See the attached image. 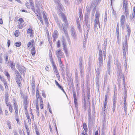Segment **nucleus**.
<instances>
[{
  "instance_id": "11",
  "label": "nucleus",
  "mask_w": 135,
  "mask_h": 135,
  "mask_svg": "<svg viewBox=\"0 0 135 135\" xmlns=\"http://www.w3.org/2000/svg\"><path fill=\"white\" fill-rule=\"evenodd\" d=\"M122 71L121 68L119 67L118 68L117 76L119 79H120L122 78Z\"/></svg>"
},
{
  "instance_id": "51",
  "label": "nucleus",
  "mask_w": 135,
  "mask_h": 135,
  "mask_svg": "<svg viewBox=\"0 0 135 135\" xmlns=\"http://www.w3.org/2000/svg\"><path fill=\"white\" fill-rule=\"evenodd\" d=\"M15 46L17 47H19L21 45V43L20 42H16V44Z\"/></svg>"
},
{
  "instance_id": "20",
  "label": "nucleus",
  "mask_w": 135,
  "mask_h": 135,
  "mask_svg": "<svg viewBox=\"0 0 135 135\" xmlns=\"http://www.w3.org/2000/svg\"><path fill=\"white\" fill-rule=\"evenodd\" d=\"M100 13L97 10L95 15V20H99Z\"/></svg>"
},
{
  "instance_id": "64",
  "label": "nucleus",
  "mask_w": 135,
  "mask_h": 135,
  "mask_svg": "<svg viewBox=\"0 0 135 135\" xmlns=\"http://www.w3.org/2000/svg\"><path fill=\"white\" fill-rule=\"evenodd\" d=\"M87 132H84V131L82 132V135H88L87 133H86Z\"/></svg>"
},
{
  "instance_id": "6",
  "label": "nucleus",
  "mask_w": 135,
  "mask_h": 135,
  "mask_svg": "<svg viewBox=\"0 0 135 135\" xmlns=\"http://www.w3.org/2000/svg\"><path fill=\"white\" fill-rule=\"evenodd\" d=\"M73 94L74 98V104H75L76 109V110H78V102L76 99V94L75 92L74 91H73Z\"/></svg>"
},
{
  "instance_id": "62",
  "label": "nucleus",
  "mask_w": 135,
  "mask_h": 135,
  "mask_svg": "<svg viewBox=\"0 0 135 135\" xmlns=\"http://www.w3.org/2000/svg\"><path fill=\"white\" fill-rule=\"evenodd\" d=\"M90 91L89 90H88V91L87 93V97H88V99H89L90 98L89 97H90Z\"/></svg>"
},
{
  "instance_id": "4",
  "label": "nucleus",
  "mask_w": 135,
  "mask_h": 135,
  "mask_svg": "<svg viewBox=\"0 0 135 135\" xmlns=\"http://www.w3.org/2000/svg\"><path fill=\"white\" fill-rule=\"evenodd\" d=\"M99 57L98 60L99 62V64H100V65H103V54L102 50L100 49L99 50Z\"/></svg>"
},
{
  "instance_id": "3",
  "label": "nucleus",
  "mask_w": 135,
  "mask_h": 135,
  "mask_svg": "<svg viewBox=\"0 0 135 135\" xmlns=\"http://www.w3.org/2000/svg\"><path fill=\"white\" fill-rule=\"evenodd\" d=\"M62 44L63 47V50L65 54L67 55L68 54V52L67 51V47L66 45L65 40L63 36L62 39L61 40Z\"/></svg>"
},
{
  "instance_id": "24",
  "label": "nucleus",
  "mask_w": 135,
  "mask_h": 135,
  "mask_svg": "<svg viewBox=\"0 0 135 135\" xmlns=\"http://www.w3.org/2000/svg\"><path fill=\"white\" fill-rule=\"evenodd\" d=\"M123 8L124 9L128 8V3L126 0H123Z\"/></svg>"
},
{
  "instance_id": "30",
  "label": "nucleus",
  "mask_w": 135,
  "mask_h": 135,
  "mask_svg": "<svg viewBox=\"0 0 135 135\" xmlns=\"http://www.w3.org/2000/svg\"><path fill=\"white\" fill-rule=\"evenodd\" d=\"M31 53L32 55L33 56L35 55L36 53V51L35 48L33 47L31 50Z\"/></svg>"
},
{
  "instance_id": "48",
  "label": "nucleus",
  "mask_w": 135,
  "mask_h": 135,
  "mask_svg": "<svg viewBox=\"0 0 135 135\" xmlns=\"http://www.w3.org/2000/svg\"><path fill=\"white\" fill-rule=\"evenodd\" d=\"M80 20H81L83 19V15L82 12H80L79 16Z\"/></svg>"
},
{
  "instance_id": "52",
  "label": "nucleus",
  "mask_w": 135,
  "mask_h": 135,
  "mask_svg": "<svg viewBox=\"0 0 135 135\" xmlns=\"http://www.w3.org/2000/svg\"><path fill=\"white\" fill-rule=\"evenodd\" d=\"M124 13L126 16V18H127V17H128V15L129 14V12L128 11L127 12H124Z\"/></svg>"
},
{
  "instance_id": "19",
  "label": "nucleus",
  "mask_w": 135,
  "mask_h": 135,
  "mask_svg": "<svg viewBox=\"0 0 135 135\" xmlns=\"http://www.w3.org/2000/svg\"><path fill=\"white\" fill-rule=\"evenodd\" d=\"M127 27V30L128 32L127 34L128 36H129L130 35V34L131 32V31L130 28V27L127 24L126 25Z\"/></svg>"
},
{
  "instance_id": "34",
  "label": "nucleus",
  "mask_w": 135,
  "mask_h": 135,
  "mask_svg": "<svg viewBox=\"0 0 135 135\" xmlns=\"http://www.w3.org/2000/svg\"><path fill=\"white\" fill-rule=\"evenodd\" d=\"M15 64L13 62H12L11 63V67L12 70H14L15 69Z\"/></svg>"
},
{
  "instance_id": "54",
  "label": "nucleus",
  "mask_w": 135,
  "mask_h": 135,
  "mask_svg": "<svg viewBox=\"0 0 135 135\" xmlns=\"http://www.w3.org/2000/svg\"><path fill=\"white\" fill-rule=\"evenodd\" d=\"M107 49L106 47H103V53H106V50Z\"/></svg>"
},
{
  "instance_id": "7",
  "label": "nucleus",
  "mask_w": 135,
  "mask_h": 135,
  "mask_svg": "<svg viewBox=\"0 0 135 135\" xmlns=\"http://www.w3.org/2000/svg\"><path fill=\"white\" fill-rule=\"evenodd\" d=\"M60 15L63 21L65 23L66 25V26H68V23L65 15L62 12H61Z\"/></svg>"
},
{
  "instance_id": "10",
  "label": "nucleus",
  "mask_w": 135,
  "mask_h": 135,
  "mask_svg": "<svg viewBox=\"0 0 135 135\" xmlns=\"http://www.w3.org/2000/svg\"><path fill=\"white\" fill-rule=\"evenodd\" d=\"M103 65H100V64H98L99 68H98L96 70V76H99L100 72L102 69V67Z\"/></svg>"
},
{
  "instance_id": "27",
  "label": "nucleus",
  "mask_w": 135,
  "mask_h": 135,
  "mask_svg": "<svg viewBox=\"0 0 135 135\" xmlns=\"http://www.w3.org/2000/svg\"><path fill=\"white\" fill-rule=\"evenodd\" d=\"M89 17V14H85V21L87 25V23L88 22V19Z\"/></svg>"
},
{
  "instance_id": "53",
  "label": "nucleus",
  "mask_w": 135,
  "mask_h": 135,
  "mask_svg": "<svg viewBox=\"0 0 135 135\" xmlns=\"http://www.w3.org/2000/svg\"><path fill=\"white\" fill-rule=\"evenodd\" d=\"M60 46V41L58 40L57 43V47L58 48Z\"/></svg>"
},
{
  "instance_id": "55",
  "label": "nucleus",
  "mask_w": 135,
  "mask_h": 135,
  "mask_svg": "<svg viewBox=\"0 0 135 135\" xmlns=\"http://www.w3.org/2000/svg\"><path fill=\"white\" fill-rule=\"evenodd\" d=\"M60 28L61 30H62L64 29V28L63 27V25L62 24H61L60 25H59L58 26Z\"/></svg>"
},
{
  "instance_id": "37",
  "label": "nucleus",
  "mask_w": 135,
  "mask_h": 135,
  "mask_svg": "<svg viewBox=\"0 0 135 135\" xmlns=\"http://www.w3.org/2000/svg\"><path fill=\"white\" fill-rule=\"evenodd\" d=\"M16 78H20L21 79V78H22L21 76H20V74L18 71H16Z\"/></svg>"
},
{
  "instance_id": "25",
  "label": "nucleus",
  "mask_w": 135,
  "mask_h": 135,
  "mask_svg": "<svg viewBox=\"0 0 135 135\" xmlns=\"http://www.w3.org/2000/svg\"><path fill=\"white\" fill-rule=\"evenodd\" d=\"M35 42L33 40H32L31 41L29 42L27 44V46L29 47H31L33 46V44Z\"/></svg>"
},
{
  "instance_id": "9",
  "label": "nucleus",
  "mask_w": 135,
  "mask_h": 135,
  "mask_svg": "<svg viewBox=\"0 0 135 135\" xmlns=\"http://www.w3.org/2000/svg\"><path fill=\"white\" fill-rule=\"evenodd\" d=\"M71 35L73 38L74 39L76 38V35L75 31V30L73 27H71Z\"/></svg>"
},
{
  "instance_id": "26",
  "label": "nucleus",
  "mask_w": 135,
  "mask_h": 135,
  "mask_svg": "<svg viewBox=\"0 0 135 135\" xmlns=\"http://www.w3.org/2000/svg\"><path fill=\"white\" fill-rule=\"evenodd\" d=\"M53 68L54 71L55 72V73L56 74V75H58L59 73L57 70V69L56 66L53 64Z\"/></svg>"
},
{
  "instance_id": "39",
  "label": "nucleus",
  "mask_w": 135,
  "mask_h": 135,
  "mask_svg": "<svg viewBox=\"0 0 135 135\" xmlns=\"http://www.w3.org/2000/svg\"><path fill=\"white\" fill-rule=\"evenodd\" d=\"M36 98L37 99L39 98V91L38 90V89L37 88L36 91Z\"/></svg>"
},
{
  "instance_id": "42",
  "label": "nucleus",
  "mask_w": 135,
  "mask_h": 135,
  "mask_svg": "<svg viewBox=\"0 0 135 135\" xmlns=\"http://www.w3.org/2000/svg\"><path fill=\"white\" fill-rule=\"evenodd\" d=\"M18 23L21 24V23L23 22H24V20L22 18H20L18 20Z\"/></svg>"
},
{
  "instance_id": "43",
  "label": "nucleus",
  "mask_w": 135,
  "mask_h": 135,
  "mask_svg": "<svg viewBox=\"0 0 135 135\" xmlns=\"http://www.w3.org/2000/svg\"><path fill=\"white\" fill-rule=\"evenodd\" d=\"M116 33L117 34L118 36V34H119V27L118 26V24H117V27L116 28Z\"/></svg>"
},
{
  "instance_id": "13",
  "label": "nucleus",
  "mask_w": 135,
  "mask_h": 135,
  "mask_svg": "<svg viewBox=\"0 0 135 135\" xmlns=\"http://www.w3.org/2000/svg\"><path fill=\"white\" fill-rule=\"evenodd\" d=\"M75 78L76 84L77 86H78L79 84V77L77 72H75Z\"/></svg>"
},
{
  "instance_id": "8",
  "label": "nucleus",
  "mask_w": 135,
  "mask_h": 135,
  "mask_svg": "<svg viewBox=\"0 0 135 135\" xmlns=\"http://www.w3.org/2000/svg\"><path fill=\"white\" fill-rule=\"evenodd\" d=\"M126 52H123V55L124 56L123 58L125 59V61L124 64L126 70L127 69V62Z\"/></svg>"
},
{
  "instance_id": "15",
  "label": "nucleus",
  "mask_w": 135,
  "mask_h": 135,
  "mask_svg": "<svg viewBox=\"0 0 135 135\" xmlns=\"http://www.w3.org/2000/svg\"><path fill=\"white\" fill-rule=\"evenodd\" d=\"M79 69L80 73V75L81 78L84 76V70L83 66H79Z\"/></svg>"
},
{
  "instance_id": "41",
  "label": "nucleus",
  "mask_w": 135,
  "mask_h": 135,
  "mask_svg": "<svg viewBox=\"0 0 135 135\" xmlns=\"http://www.w3.org/2000/svg\"><path fill=\"white\" fill-rule=\"evenodd\" d=\"M96 9V6H95L94 7V8H93V10H92V12L91 13V15H92V17H93L94 16V13L95 11V9Z\"/></svg>"
},
{
  "instance_id": "50",
  "label": "nucleus",
  "mask_w": 135,
  "mask_h": 135,
  "mask_svg": "<svg viewBox=\"0 0 135 135\" xmlns=\"http://www.w3.org/2000/svg\"><path fill=\"white\" fill-rule=\"evenodd\" d=\"M64 31L66 37L69 36L67 31L64 28L63 29Z\"/></svg>"
},
{
  "instance_id": "2",
  "label": "nucleus",
  "mask_w": 135,
  "mask_h": 135,
  "mask_svg": "<svg viewBox=\"0 0 135 135\" xmlns=\"http://www.w3.org/2000/svg\"><path fill=\"white\" fill-rule=\"evenodd\" d=\"M56 55L57 56L58 61L61 60V58L63 57L64 55L63 53L62 52L61 50L59 49L56 51Z\"/></svg>"
},
{
  "instance_id": "22",
  "label": "nucleus",
  "mask_w": 135,
  "mask_h": 135,
  "mask_svg": "<svg viewBox=\"0 0 135 135\" xmlns=\"http://www.w3.org/2000/svg\"><path fill=\"white\" fill-rule=\"evenodd\" d=\"M20 78H16V82L19 85V87L20 86V85H21V81H22V78H21V79Z\"/></svg>"
},
{
  "instance_id": "36",
  "label": "nucleus",
  "mask_w": 135,
  "mask_h": 135,
  "mask_svg": "<svg viewBox=\"0 0 135 135\" xmlns=\"http://www.w3.org/2000/svg\"><path fill=\"white\" fill-rule=\"evenodd\" d=\"M20 35V32L18 30H16L15 32V35L16 37H18Z\"/></svg>"
},
{
  "instance_id": "33",
  "label": "nucleus",
  "mask_w": 135,
  "mask_h": 135,
  "mask_svg": "<svg viewBox=\"0 0 135 135\" xmlns=\"http://www.w3.org/2000/svg\"><path fill=\"white\" fill-rule=\"evenodd\" d=\"M83 127L84 129L85 132H87L88 131V128H87L86 125L85 123H83Z\"/></svg>"
},
{
  "instance_id": "5",
  "label": "nucleus",
  "mask_w": 135,
  "mask_h": 135,
  "mask_svg": "<svg viewBox=\"0 0 135 135\" xmlns=\"http://www.w3.org/2000/svg\"><path fill=\"white\" fill-rule=\"evenodd\" d=\"M125 20V17L123 15L121 16L120 19V22L122 27V29H123L124 27V22Z\"/></svg>"
},
{
  "instance_id": "46",
  "label": "nucleus",
  "mask_w": 135,
  "mask_h": 135,
  "mask_svg": "<svg viewBox=\"0 0 135 135\" xmlns=\"http://www.w3.org/2000/svg\"><path fill=\"white\" fill-rule=\"evenodd\" d=\"M25 128L26 129V131L27 133V135H29V133L30 132V131L29 128L27 127V126H25Z\"/></svg>"
},
{
  "instance_id": "14",
  "label": "nucleus",
  "mask_w": 135,
  "mask_h": 135,
  "mask_svg": "<svg viewBox=\"0 0 135 135\" xmlns=\"http://www.w3.org/2000/svg\"><path fill=\"white\" fill-rule=\"evenodd\" d=\"M110 59H108L107 64V70L108 73L109 75L110 74Z\"/></svg>"
},
{
  "instance_id": "23",
  "label": "nucleus",
  "mask_w": 135,
  "mask_h": 135,
  "mask_svg": "<svg viewBox=\"0 0 135 135\" xmlns=\"http://www.w3.org/2000/svg\"><path fill=\"white\" fill-rule=\"evenodd\" d=\"M59 62V66L61 68V71H63L64 70V65L62 64L61 60L60 61H58Z\"/></svg>"
},
{
  "instance_id": "44",
  "label": "nucleus",
  "mask_w": 135,
  "mask_h": 135,
  "mask_svg": "<svg viewBox=\"0 0 135 135\" xmlns=\"http://www.w3.org/2000/svg\"><path fill=\"white\" fill-rule=\"evenodd\" d=\"M67 38V40L68 42V44L69 45H71V41L70 39V38H69V36L66 37Z\"/></svg>"
},
{
  "instance_id": "61",
  "label": "nucleus",
  "mask_w": 135,
  "mask_h": 135,
  "mask_svg": "<svg viewBox=\"0 0 135 135\" xmlns=\"http://www.w3.org/2000/svg\"><path fill=\"white\" fill-rule=\"evenodd\" d=\"M2 53L0 54V63H2Z\"/></svg>"
},
{
  "instance_id": "28",
  "label": "nucleus",
  "mask_w": 135,
  "mask_h": 135,
  "mask_svg": "<svg viewBox=\"0 0 135 135\" xmlns=\"http://www.w3.org/2000/svg\"><path fill=\"white\" fill-rule=\"evenodd\" d=\"M58 34V32L57 30H55L54 32L53 36L54 38H56L57 37V35Z\"/></svg>"
},
{
  "instance_id": "47",
  "label": "nucleus",
  "mask_w": 135,
  "mask_h": 135,
  "mask_svg": "<svg viewBox=\"0 0 135 135\" xmlns=\"http://www.w3.org/2000/svg\"><path fill=\"white\" fill-rule=\"evenodd\" d=\"M107 38H106L105 40H104V43L103 44V47H106L107 45Z\"/></svg>"
},
{
  "instance_id": "16",
  "label": "nucleus",
  "mask_w": 135,
  "mask_h": 135,
  "mask_svg": "<svg viewBox=\"0 0 135 135\" xmlns=\"http://www.w3.org/2000/svg\"><path fill=\"white\" fill-rule=\"evenodd\" d=\"M33 30L31 28H29L27 29V33L30 35V37H33V34H32Z\"/></svg>"
},
{
  "instance_id": "56",
  "label": "nucleus",
  "mask_w": 135,
  "mask_h": 135,
  "mask_svg": "<svg viewBox=\"0 0 135 135\" xmlns=\"http://www.w3.org/2000/svg\"><path fill=\"white\" fill-rule=\"evenodd\" d=\"M18 28L20 29H22L23 28V25L22 24H20L17 26Z\"/></svg>"
},
{
  "instance_id": "17",
  "label": "nucleus",
  "mask_w": 135,
  "mask_h": 135,
  "mask_svg": "<svg viewBox=\"0 0 135 135\" xmlns=\"http://www.w3.org/2000/svg\"><path fill=\"white\" fill-rule=\"evenodd\" d=\"M43 17L44 18L45 20V23L46 24H47L48 23V19L46 15V13L45 12H44L43 13Z\"/></svg>"
},
{
  "instance_id": "60",
  "label": "nucleus",
  "mask_w": 135,
  "mask_h": 135,
  "mask_svg": "<svg viewBox=\"0 0 135 135\" xmlns=\"http://www.w3.org/2000/svg\"><path fill=\"white\" fill-rule=\"evenodd\" d=\"M90 9H89V8L88 9L87 8L86 10V13L85 14L90 15Z\"/></svg>"
},
{
  "instance_id": "38",
  "label": "nucleus",
  "mask_w": 135,
  "mask_h": 135,
  "mask_svg": "<svg viewBox=\"0 0 135 135\" xmlns=\"http://www.w3.org/2000/svg\"><path fill=\"white\" fill-rule=\"evenodd\" d=\"M127 103H124V112L126 113V114L127 110Z\"/></svg>"
},
{
  "instance_id": "1",
  "label": "nucleus",
  "mask_w": 135,
  "mask_h": 135,
  "mask_svg": "<svg viewBox=\"0 0 135 135\" xmlns=\"http://www.w3.org/2000/svg\"><path fill=\"white\" fill-rule=\"evenodd\" d=\"M129 36H127V35H126L125 36L124 41L122 43L123 52H128V45L127 41L129 39Z\"/></svg>"
},
{
  "instance_id": "58",
  "label": "nucleus",
  "mask_w": 135,
  "mask_h": 135,
  "mask_svg": "<svg viewBox=\"0 0 135 135\" xmlns=\"http://www.w3.org/2000/svg\"><path fill=\"white\" fill-rule=\"evenodd\" d=\"M76 22H77V24L78 26H80L79 25V19L78 17H76Z\"/></svg>"
},
{
  "instance_id": "21",
  "label": "nucleus",
  "mask_w": 135,
  "mask_h": 135,
  "mask_svg": "<svg viewBox=\"0 0 135 135\" xmlns=\"http://www.w3.org/2000/svg\"><path fill=\"white\" fill-rule=\"evenodd\" d=\"M30 5L31 7L32 10L34 12H35L34 6V4L33 3V2L32 1H31L30 2Z\"/></svg>"
},
{
  "instance_id": "32",
  "label": "nucleus",
  "mask_w": 135,
  "mask_h": 135,
  "mask_svg": "<svg viewBox=\"0 0 135 135\" xmlns=\"http://www.w3.org/2000/svg\"><path fill=\"white\" fill-rule=\"evenodd\" d=\"M122 78L123 79V82L124 83V93L125 94H126V92H127V91L126 90V87L125 86V81L124 80V75H123L122 76Z\"/></svg>"
},
{
  "instance_id": "59",
  "label": "nucleus",
  "mask_w": 135,
  "mask_h": 135,
  "mask_svg": "<svg viewBox=\"0 0 135 135\" xmlns=\"http://www.w3.org/2000/svg\"><path fill=\"white\" fill-rule=\"evenodd\" d=\"M9 107V111L11 113L12 112V108L11 105L9 106V107Z\"/></svg>"
},
{
  "instance_id": "35",
  "label": "nucleus",
  "mask_w": 135,
  "mask_h": 135,
  "mask_svg": "<svg viewBox=\"0 0 135 135\" xmlns=\"http://www.w3.org/2000/svg\"><path fill=\"white\" fill-rule=\"evenodd\" d=\"M116 101H113L112 110L113 112H114L116 107Z\"/></svg>"
},
{
  "instance_id": "49",
  "label": "nucleus",
  "mask_w": 135,
  "mask_h": 135,
  "mask_svg": "<svg viewBox=\"0 0 135 135\" xmlns=\"http://www.w3.org/2000/svg\"><path fill=\"white\" fill-rule=\"evenodd\" d=\"M87 28H86V32L87 33H88V32H89V31L90 29V25L89 24L88 25H87Z\"/></svg>"
},
{
  "instance_id": "63",
  "label": "nucleus",
  "mask_w": 135,
  "mask_h": 135,
  "mask_svg": "<svg viewBox=\"0 0 135 135\" xmlns=\"http://www.w3.org/2000/svg\"><path fill=\"white\" fill-rule=\"evenodd\" d=\"M5 61H6V63L7 64H8V56H6V58H5Z\"/></svg>"
},
{
  "instance_id": "45",
  "label": "nucleus",
  "mask_w": 135,
  "mask_h": 135,
  "mask_svg": "<svg viewBox=\"0 0 135 135\" xmlns=\"http://www.w3.org/2000/svg\"><path fill=\"white\" fill-rule=\"evenodd\" d=\"M55 84H56V85H57V86H58L59 88L60 89L62 87L58 83L56 80H55Z\"/></svg>"
},
{
  "instance_id": "40",
  "label": "nucleus",
  "mask_w": 135,
  "mask_h": 135,
  "mask_svg": "<svg viewBox=\"0 0 135 135\" xmlns=\"http://www.w3.org/2000/svg\"><path fill=\"white\" fill-rule=\"evenodd\" d=\"M5 75L7 76V78L8 80L10 79V76L9 73L7 71H6L5 73Z\"/></svg>"
},
{
  "instance_id": "31",
  "label": "nucleus",
  "mask_w": 135,
  "mask_h": 135,
  "mask_svg": "<svg viewBox=\"0 0 135 135\" xmlns=\"http://www.w3.org/2000/svg\"><path fill=\"white\" fill-rule=\"evenodd\" d=\"M24 67H23V68H20L19 69V71L21 73V74H23V76H24L25 75V74L24 73Z\"/></svg>"
},
{
  "instance_id": "12",
  "label": "nucleus",
  "mask_w": 135,
  "mask_h": 135,
  "mask_svg": "<svg viewBox=\"0 0 135 135\" xmlns=\"http://www.w3.org/2000/svg\"><path fill=\"white\" fill-rule=\"evenodd\" d=\"M94 22L95 23L94 25V30H95L97 28V25L99 26V28H100V24L99 20H95Z\"/></svg>"
},
{
  "instance_id": "57",
  "label": "nucleus",
  "mask_w": 135,
  "mask_h": 135,
  "mask_svg": "<svg viewBox=\"0 0 135 135\" xmlns=\"http://www.w3.org/2000/svg\"><path fill=\"white\" fill-rule=\"evenodd\" d=\"M115 91H114L113 96V101H116L117 100V97L115 94Z\"/></svg>"
},
{
  "instance_id": "18",
  "label": "nucleus",
  "mask_w": 135,
  "mask_h": 135,
  "mask_svg": "<svg viewBox=\"0 0 135 135\" xmlns=\"http://www.w3.org/2000/svg\"><path fill=\"white\" fill-rule=\"evenodd\" d=\"M35 81L34 80V79H33L32 80V83H31V86H32V91H35Z\"/></svg>"
},
{
  "instance_id": "29",
  "label": "nucleus",
  "mask_w": 135,
  "mask_h": 135,
  "mask_svg": "<svg viewBox=\"0 0 135 135\" xmlns=\"http://www.w3.org/2000/svg\"><path fill=\"white\" fill-rule=\"evenodd\" d=\"M36 12L35 13V14H36V16H37V18L38 19L40 20H41L42 18L40 16H38V14H37V13H38L39 12H40L38 8L37 9V10L36 11Z\"/></svg>"
}]
</instances>
